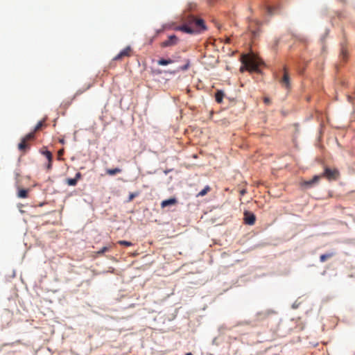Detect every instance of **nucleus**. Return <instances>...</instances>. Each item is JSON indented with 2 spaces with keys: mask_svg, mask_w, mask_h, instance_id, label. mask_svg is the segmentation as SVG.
Masks as SVG:
<instances>
[{
  "mask_svg": "<svg viewBox=\"0 0 355 355\" xmlns=\"http://www.w3.org/2000/svg\"><path fill=\"white\" fill-rule=\"evenodd\" d=\"M340 177V172L336 168H329L327 166H325L324 168V171L322 174L315 175L311 180L309 181H305L304 182V184L306 186L311 187L314 184H316L319 182V180L324 178L329 181H336Z\"/></svg>",
  "mask_w": 355,
  "mask_h": 355,
  "instance_id": "f257e3e1",
  "label": "nucleus"
},
{
  "mask_svg": "<svg viewBox=\"0 0 355 355\" xmlns=\"http://www.w3.org/2000/svg\"><path fill=\"white\" fill-rule=\"evenodd\" d=\"M184 22L195 30V33H200L206 29L204 21L201 19H197L193 15L185 17Z\"/></svg>",
  "mask_w": 355,
  "mask_h": 355,
  "instance_id": "f03ea898",
  "label": "nucleus"
},
{
  "mask_svg": "<svg viewBox=\"0 0 355 355\" xmlns=\"http://www.w3.org/2000/svg\"><path fill=\"white\" fill-rule=\"evenodd\" d=\"M184 22L195 30V33H200L206 29L204 21L201 19H197L193 15L185 17Z\"/></svg>",
  "mask_w": 355,
  "mask_h": 355,
  "instance_id": "7ed1b4c3",
  "label": "nucleus"
},
{
  "mask_svg": "<svg viewBox=\"0 0 355 355\" xmlns=\"http://www.w3.org/2000/svg\"><path fill=\"white\" fill-rule=\"evenodd\" d=\"M35 139L34 132H30L28 135H26L21 141V142L18 145V149L20 151L25 152L26 150H28L30 146L29 144L27 143L30 140H33Z\"/></svg>",
  "mask_w": 355,
  "mask_h": 355,
  "instance_id": "20e7f679",
  "label": "nucleus"
},
{
  "mask_svg": "<svg viewBox=\"0 0 355 355\" xmlns=\"http://www.w3.org/2000/svg\"><path fill=\"white\" fill-rule=\"evenodd\" d=\"M243 63L246 67V69L251 71H256L258 70L259 65L257 61L250 57H246L244 58Z\"/></svg>",
  "mask_w": 355,
  "mask_h": 355,
  "instance_id": "39448f33",
  "label": "nucleus"
},
{
  "mask_svg": "<svg viewBox=\"0 0 355 355\" xmlns=\"http://www.w3.org/2000/svg\"><path fill=\"white\" fill-rule=\"evenodd\" d=\"M132 55V48L128 46H126L124 49H123L119 54H117L114 58L113 60H121L125 57H130Z\"/></svg>",
  "mask_w": 355,
  "mask_h": 355,
  "instance_id": "423d86ee",
  "label": "nucleus"
},
{
  "mask_svg": "<svg viewBox=\"0 0 355 355\" xmlns=\"http://www.w3.org/2000/svg\"><path fill=\"white\" fill-rule=\"evenodd\" d=\"M179 42V39L178 37L175 35H170L168 39L161 43V46L164 47H168V46H173L176 45Z\"/></svg>",
  "mask_w": 355,
  "mask_h": 355,
  "instance_id": "0eeeda50",
  "label": "nucleus"
},
{
  "mask_svg": "<svg viewBox=\"0 0 355 355\" xmlns=\"http://www.w3.org/2000/svg\"><path fill=\"white\" fill-rule=\"evenodd\" d=\"M243 215V220L245 224L253 225L255 223L256 216L252 212L245 211Z\"/></svg>",
  "mask_w": 355,
  "mask_h": 355,
  "instance_id": "6e6552de",
  "label": "nucleus"
},
{
  "mask_svg": "<svg viewBox=\"0 0 355 355\" xmlns=\"http://www.w3.org/2000/svg\"><path fill=\"white\" fill-rule=\"evenodd\" d=\"M284 76L282 80H280V83L283 87H284L286 89H288L290 88V78L286 67L284 68Z\"/></svg>",
  "mask_w": 355,
  "mask_h": 355,
  "instance_id": "1a4fd4ad",
  "label": "nucleus"
},
{
  "mask_svg": "<svg viewBox=\"0 0 355 355\" xmlns=\"http://www.w3.org/2000/svg\"><path fill=\"white\" fill-rule=\"evenodd\" d=\"M42 154L44 155L48 160V164L46 166L47 170H51L52 168L53 155L52 153L49 150L42 151Z\"/></svg>",
  "mask_w": 355,
  "mask_h": 355,
  "instance_id": "9d476101",
  "label": "nucleus"
},
{
  "mask_svg": "<svg viewBox=\"0 0 355 355\" xmlns=\"http://www.w3.org/2000/svg\"><path fill=\"white\" fill-rule=\"evenodd\" d=\"M175 29L187 33H196L195 30L185 22L184 24L178 26Z\"/></svg>",
  "mask_w": 355,
  "mask_h": 355,
  "instance_id": "9b49d317",
  "label": "nucleus"
},
{
  "mask_svg": "<svg viewBox=\"0 0 355 355\" xmlns=\"http://www.w3.org/2000/svg\"><path fill=\"white\" fill-rule=\"evenodd\" d=\"M17 197L19 198H26L28 197V193L29 191V189H21L19 187V186H17Z\"/></svg>",
  "mask_w": 355,
  "mask_h": 355,
  "instance_id": "f8f14e48",
  "label": "nucleus"
},
{
  "mask_svg": "<svg viewBox=\"0 0 355 355\" xmlns=\"http://www.w3.org/2000/svg\"><path fill=\"white\" fill-rule=\"evenodd\" d=\"M176 203H177V200L175 198H170L168 200H163L161 202V207L162 208H164V207L170 206V205H175Z\"/></svg>",
  "mask_w": 355,
  "mask_h": 355,
  "instance_id": "ddd939ff",
  "label": "nucleus"
},
{
  "mask_svg": "<svg viewBox=\"0 0 355 355\" xmlns=\"http://www.w3.org/2000/svg\"><path fill=\"white\" fill-rule=\"evenodd\" d=\"M335 254H336V253L334 252H329V253L321 254L320 257V261L321 262H324L328 259H330L332 257H334Z\"/></svg>",
  "mask_w": 355,
  "mask_h": 355,
  "instance_id": "4468645a",
  "label": "nucleus"
},
{
  "mask_svg": "<svg viewBox=\"0 0 355 355\" xmlns=\"http://www.w3.org/2000/svg\"><path fill=\"white\" fill-rule=\"evenodd\" d=\"M274 313L272 311H266L263 312H259L257 313V317L259 320H263L267 318L270 314Z\"/></svg>",
  "mask_w": 355,
  "mask_h": 355,
  "instance_id": "2eb2a0df",
  "label": "nucleus"
},
{
  "mask_svg": "<svg viewBox=\"0 0 355 355\" xmlns=\"http://www.w3.org/2000/svg\"><path fill=\"white\" fill-rule=\"evenodd\" d=\"M224 96V93L221 90H218L215 94L216 101L218 103H221L223 102V98Z\"/></svg>",
  "mask_w": 355,
  "mask_h": 355,
  "instance_id": "dca6fc26",
  "label": "nucleus"
},
{
  "mask_svg": "<svg viewBox=\"0 0 355 355\" xmlns=\"http://www.w3.org/2000/svg\"><path fill=\"white\" fill-rule=\"evenodd\" d=\"M122 170L119 168H107L106 170V173L109 175H115L116 174L120 173Z\"/></svg>",
  "mask_w": 355,
  "mask_h": 355,
  "instance_id": "f3484780",
  "label": "nucleus"
},
{
  "mask_svg": "<svg viewBox=\"0 0 355 355\" xmlns=\"http://www.w3.org/2000/svg\"><path fill=\"white\" fill-rule=\"evenodd\" d=\"M173 62V60L171 59H160L157 61V64L159 65L164 66L169 64H172Z\"/></svg>",
  "mask_w": 355,
  "mask_h": 355,
  "instance_id": "a211bd4d",
  "label": "nucleus"
},
{
  "mask_svg": "<svg viewBox=\"0 0 355 355\" xmlns=\"http://www.w3.org/2000/svg\"><path fill=\"white\" fill-rule=\"evenodd\" d=\"M211 190V188L209 186H206L202 191H200L198 194L197 197L200 196H205L209 191Z\"/></svg>",
  "mask_w": 355,
  "mask_h": 355,
  "instance_id": "6ab92c4d",
  "label": "nucleus"
},
{
  "mask_svg": "<svg viewBox=\"0 0 355 355\" xmlns=\"http://www.w3.org/2000/svg\"><path fill=\"white\" fill-rule=\"evenodd\" d=\"M45 119L40 121L37 123V124L35 125L33 131L32 132H34V134L40 130L44 125Z\"/></svg>",
  "mask_w": 355,
  "mask_h": 355,
  "instance_id": "aec40b11",
  "label": "nucleus"
},
{
  "mask_svg": "<svg viewBox=\"0 0 355 355\" xmlns=\"http://www.w3.org/2000/svg\"><path fill=\"white\" fill-rule=\"evenodd\" d=\"M347 55H348V53H347V49L344 46H342L341 51H340V56H341L342 59L345 61L347 60Z\"/></svg>",
  "mask_w": 355,
  "mask_h": 355,
  "instance_id": "412c9836",
  "label": "nucleus"
},
{
  "mask_svg": "<svg viewBox=\"0 0 355 355\" xmlns=\"http://www.w3.org/2000/svg\"><path fill=\"white\" fill-rule=\"evenodd\" d=\"M190 67V61L189 60H186V63L184 65L181 66L178 68L179 71H187Z\"/></svg>",
  "mask_w": 355,
  "mask_h": 355,
  "instance_id": "4be33fe9",
  "label": "nucleus"
},
{
  "mask_svg": "<svg viewBox=\"0 0 355 355\" xmlns=\"http://www.w3.org/2000/svg\"><path fill=\"white\" fill-rule=\"evenodd\" d=\"M77 182L78 181L75 178H68L67 180V183L69 186H76Z\"/></svg>",
  "mask_w": 355,
  "mask_h": 355,
  "instance_id": "5701e85b",
  "label": "nucleus"
},
{
  "mask_svg": "<svg viewBox=\"0 0 355 355\" xmlns=\"http://www.w3.org/2000/svg\"><path fill=\"white\" fill-rule=\"evenodd\" d=\"M118 243L121 245H125V246L132 245V243L131 242L127 241H123V240L119 241Z\"/></svg>",
  "mask_w": 355,
  "mask_h": 355,
  "instance_id": "b1692460",
  "label": "nucleus"
},
{
  "mask_svg": "<svg viewBox=\"0 0 355 355\" xmlns=\"http://www.w3.org/2000/svg\"><path fill=\"white\" fill-rule=\"evenodd\" d=\"M110 248V247L105 246V247L102 248L99 251H98L97 254H102L109 251Z\"/></svg>",
  "mask_w": 355,
  "mask_h": 355,
  "instance_id": "393cba45",
  "label": "nucleus"
},
{
  "mask_svg": "<svg viewBox=\"0 0 355 355\" xmlns=\"http://www.w3.org/2000/svg\"><path fill=\"white\" fill-rule=\"evenodd\" d=\"M137 196V193H131L129 196L128 201H132Z\"/></svg>",
  "mask_w": 355,
  "mask_h": 355,
  "instance_id": "a878e982",
  "label": "nucleus"
},
{
  "mask_svg": "<svg viewBox=\"0 0 355 355\" xmlns=\"http://www.w3.org/2000/svg\"><path fill=\"white\" fill-rule=\"evenodd\" d=\"M267 10H268V12L270 14V15H272L275 13V11L273 10V8L272 7H270V6H268L267 8Z\"/></svg>",
  "mask_w": 355,
  "mask_h": 355,
  "instance_id": "bb28decb",
  "label": "nucleus"
},
{
  "mask_svg": "<svg viewBox=\"0 0 355 355\" xmlns=\"http://www.w3.org/2000/svg\"><path fill=\"white\" fill-rule=\"evenodd\" d=\"M81 177H82L81 173L78 172V173H77L76 174V176H75V178H75L77 181H78V180L81 178Z\"/></svg>",
  "mask_w": 355,
  "mask_h": 355,
  "instance_id": "cd10ccee",
  "label": "nucleus"
},
{
  "mask_svg": "<svg viewBox=\"0 0 355 355\" xmlns=\"http://www.w3.org/2000/svg\"><path fill=\"white\" fill-rule=\"evenodd\" d=\"M19 173L18 172H15V179H16V182H17V184H19Z\"/></svg>",
  "mask_w": 355,
  "mask_h": 355,
  "instance_id": "c85d7f7f",
  "label": "nucleus"
},
{
  "mask_svg": "<svg viewBox=\"0 0 355 355\" xmlns=\"http://www.w3.org/2000/svg\"><path fill=\"white\" fill-rule=\"evenodd\" d=\"M263 101L266 104H269L270 103V100L268 97H265L263 99Z\"/></svg>",
  "mask_w": 355,
  "mask_h": 355,
  "instance_id": "c756f323",
  "label": "nucleus"
},
{
  "mask_svg": "<svg viewBox=\"0 0 355 355\" xmlns=\"http://www.w3.org/2000/svg\"><path fill=\"white\" fill-rule=\"evenodd\" d=\"M247 193V190L245 189H243L240 191L241 196H244Z\"/></svg>",
  "mask_w": 355,
  "mask_h": 355,
  "instance_id": "7c9ffc66",
  "label": "nucleus"
},
{
  "mask_svg": "<svg viewBox=\"0 0 355 355\" xmlns=\"http://www.w3.org/2000/svg\"><path fill=\"white\" fill-rule=\"evenodd\" d=\"M63 153H64V150L63 149H61L58 151V156H61L63 155Z\"/></svg>",
  "mask_w": 355,
  "mask_h": 355,
  "instance_id": "2f4dec72",
  "label": "nucleus"
},
{
  "mask_svg": "<svg viewBox=\"0 0 355 355\" xmlns=\"http://www.w3.org/2000/svg\"><path fill=\"white\" fill-rule=\"evenodd\" d=\"M207 1H208V3H209V4H211V3H214V0H207Z\"/></svg>",
  "mask_w": 355,
  "mask_h": 355,
  "instance_id": "473e14b6",
  "label": "nucleus"
},
{
  "mask_svg": "<svg viewBox=\"0 0 355 355\" xmlns=\"http://www.w3.org/2000/svg\"><path fill=\"white\" fill-rule=\"evenodd\" d=\"M83 91H80V90H79V91H78V92H76V95L80 94H81V93H83Z\"/></svg>",
  "mask_w": 355,
  "mask_h": 355,
  "instance_id": "72a5a7b5",
  "label": "nucleus"
},
{
  "mask_svg": "<svg viewBox=\"0 0 355 355\" xmlns=\"http://www.w3.org/2000/svg\"><path fill=\"white\" fill-rule=\"evenodd\" d=\"M252 33H253L254 37H255L257 35V32L256 31H252Z\"/></svg>",
  "mask_w": 355,
  "mask_h": 355,
  "instance_id": "f704fd0d",
  "label": "nucleus"
},
{
  "mask_svg": "<svg viewBox=\"0 0 355 355\" xmlns=\"http://www.w3.org/2000/svg\"><path fill=\"white\" fill-rule=\"evenodd\" d=\"M185 355H193V354L189 352V353L186 354Z\"/></svg>",
  "mask_w": 355,
  "mask_h": 355,
  "instance_id": "c9c22d12",
  "label": "nucleus"
}]
</instances>
